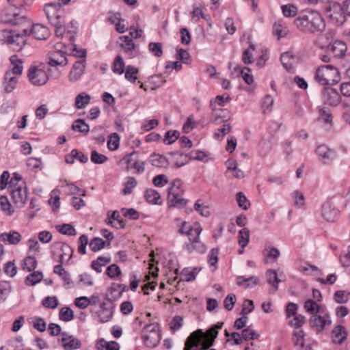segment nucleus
<instances>
[{"instance_id": "obj_1", "label": "nucleus", "mask_w": 350, "mask_h": 350, "mask_svg": "<svg viewBox=\"0 0 350 350\" xmlns=\"http://www.w3.org/2000/svg\"><path fill=\"white\" fill-rule=\"evenodd\" d=\"M293 23L299 31L306 34H318L325 29V23L321 14L314 10L301 12Z\"/></svg>"}, {"instance_id": "obj_2", "label": "nucleus", "mask_w": 350, "mask_h": 350, "mask_svg": "<svg viewBox=\"0 0 350 350\" xmlns=\"http://www.w3.org/2000/svg\"><path fill=\"white\" fill-rule=\"evenodd\" d=\"M21 29L17 32L14 30L3 29L0 31V41L9 44L14 50L20 51L26 43L25 37L28 35L29 29L26 26H31V22L25 17L19 18Z\"/></svg>"}, {"instance_id": "obj_3", "label": "nucleus", "mask_w": 350, "mask_h": 350, "mask_svg": "<svg viewBox=\"0 0 350 350\" xmlns=\"http://www.w3.org/2000/svg\"><path fill=\"white\" fill-rule=\"evenodd\" d=\"M340 79L338 70L332 65L321 66L317 69L315 79L323 85L337 83Z\"/></svg>"}, {"instance_id": "obj_4", "label": "nucleus", "mask_w": 350, "mask_h": 350, "mask_svg": "<svg viewBox=\"0 0 350 350\" xmlns=\"http://www.w3.org/2000/svg\"><path fill=\"white\" fill-rule=\"evenodd\" d=\"M184 190L182 187V182L179 179L174 180L170 183L168 189L167 203L170 207H183L187 201L183 198Z\"/></svg>"}, {"instance_id": "obj_5", "label": "nucleus", "mask_w": 350, "mask_h": 350, "mask_svg": "<svg viewBox=\"0 0 350 350\" xmlns=\"http://www.w3.org/2000/svg\"><path fill=\"white\" fill-rule=\"evenodd\" d=\"M54 48L55 50L49 53V64L51 66H66L68 64L66 55L68 54L67 46L62 42H57Z\"/></svg>"}, {"instance_id": "obj_6", "label": "nucleus", "mask_w": 350, "mask_h": 350, "mask_svg": "<svg viewBox=\"0 0 350 350\" xmlns=\"http://www.w3.org/2000/svg\"><path fill=\"white\" fill-rule=\"evenodd\" d=\"M325 13L326 17L334 25H342L346 21L344 9L338 3L334 2L330 3L325 8Z\"/></svg>"}, {"instance_id": "obj_7", "label": "nucleus", "mask_w": 350, "mask_h": 350, "mask_svg": "<svg viewBox=\"0 0 350 350\" xmlns=\"http://www.w3.org/2000/svg\"><path fill=\"white\" fill-rule=\"evenodd\" d=\"M142 338L147 347L150 348L156 347L161 340L159 325L156 323L146 325L142 331Z\"/></svg>"}, {"instance_id": "obj_8", "label": "nucleus", "mask_w": 350, "mask_h": 350, "mask_svg": "<svg viewBox=\"0 0 350 350\" xmlns=\"http://www.w3.org/2000/svg\"><path fill=\"white\" fill-rule=\"evenodd\" d=\"M28 77L30 82L34 85H43L49 80L47 67L44 64L31 66L28 71Z\"/></svg>"}, {"instance_id": "obj_9", "label": "nucleus", "mask_w": 350, "mask_h": 350, "mask_svg": "<svg viewBox=\"0 0 350 350\" xmlns=\"http://www.w3.org/2000/svg\"><path fill=\"white\" fill-rule=\"evenodd\" d=\"M44 12L46 17L52 25H57L59 23L64 22V12L59 3H51L46 4Z\"/></svg>"}, {"instance_id": "obj_10", "label": "nucleus", "mask_w": 350, "mask_h": 350, "mask_svg": "<svg viewBox=\"0 0 350 350\" xmlns=\"http://www.w3.org/2000/svg\"><path fill=\"white\" fill-rule=\"evenodd\" d=\"M310 327L317 333L322 332L326 327L332 324V319L329 314L324 310L319 314L311 316L309 319Z\"/></svg>"}, {"instance_id": "obj_11", "label": "nucleus", "mask_w": 350, "mask_h": 350, "mask_svg": "<svg viewBox=\"0 0 350 350\" xmlns=\"http://www.w3.org/2000/svg\"><path fill=\"white\" fill-rule=\"evenodd\" d=\"M10 192L15 206L18 208L23 207L27 199V189L25 183L17 187L12 188Z\"/></svg>"}, {"instance_id": "obj_12", "label": "nucleus", "mask_w": 350, "mask_h": 350, "mask_svg": "<svg viewBox=\"0 0 350 350\" xmlns=\"http://www.w3.org/2000/svg\"><path fill=\"white\" fill-rule=\"evenodd\" d=\"M203 335L204 332L201 329L192 332L185 341L184 350H200V346L204 349L202 340Z\"/></svg>"}, {"instance_id": "obj_13", "label": "nucleus", "mask_w": 350, "mask_h": 350, "mask_svg": "<svg viewBox=\"0 0 350 350\" xmlns=\"http://www.w3.org/2000/svg\"><path fill=\"white\" fill-rule=\"evenodd\" d=\"M327 53L332 54L333 58L341 59V64H342V59L347 55V45L346 44L340 40H335L329 43L326 46Z\"/></svg>"}, {"instance_id": "obj_14", "label": "nucleus", "mask_w": 350, "mask_h": 350, "mask_svg": "<svg viewBox=\"0 0 350 350\" xmlns=\"http://www.w3.org/2000/svg\"><path fill=\"white\" fill-rule=\"evenodd\" d=\"M315 152L319 160L324 165L331 163L337 158L336 152L334 150L329 148L325 145L318 146Z\"/></svg>"}, {"instance_id": "obj_15", "label": "nucleus", "mask_w": 350, "mask_h": 350, "mask_svg": "<svg viewBox=\"0 0 350 350\" xmlns=\"http://www.w3.org/2000/svg\"><path fill=\"white\" fill-rule=\"evenodd\" d=\"M64 347V350H73L81 348V342L72 335H69L66 332L61 334V338L58 340Z\"/></svg>"}, {"instance_id": "obj_16", "label": "nucleus", "mask_w": 350, "mask_h": 350, "mask_svg": "<svg viewBox=\"0 0 350 350\" xmlns=\"http://www.w3.org/2000/svg\"><path fill=\"white\" fill-rule=\"evenodd\" d=\"M339 212L331 201H326L322 205L321 215L329 222L334 221L338 217Z\"/></svg>"}, {"instance_id": "obj_17", "label": "nucleus", "mask_w": 350, "mask_h": 350, "mask_svg": "<svg viewBox=\"0 0 350 350\" xmlns=\"http://www.w3.org/2000/svg\"><path fill=\"white\" fill-rule=\"evenodd\" d=\"M267 282L272 286L270 290L271 293H273L278 288V284L280 282L284 280V275L282 271L278 273V271L269 269L266 272Z\"/></svg>"}, {"instance_id": "obj_18", "label": "nucleus", "mask_w": 350, "mask_h": 350, "mask_svg": "<svg viewBox=\"0 0 350 350\" xmlns=\"http://www.w3.org/2000/svg\"><path fill=\"white\" fill-rule=\"evenodd\" d=\"M85 68V60L81 59L75 62L69 75V81L72 83L77 81L83 75Z\"/></svg>"}, {"instance_id": "obj_19", "label": "nucleus", "mask_w": 350, "mask_h": 350, "mask_svg": "<svg viewBox=\"0 0 350 350\" xmlns=\"http://www.w3.org/2000/svg\"><path fill=\"white\" fill-rule=\"evenodd\" d=\"M26 27L29 29L28 35H33L38 40H45L49 35L48 28L40 24H31V26H26Z\"/></svg>"}, {"instance_id": "obj_20", "label": "nucleus", "mask_w": 350, "mask_h": 350, "mask_svg": "<svg viewBox=\"0 0 350 350\" xmlns=\"http://www.w3.org/2000/svg\"><path fill=\"white\" fill-rule=\"evenodd\" d=\"M222 326V324L221 325H215L211 328H210L206 334L204 333V335L202 336V339L204 340L202 341V345L204 346V349H208L210 347H211L215 341V339L217 338V336L218 334V329H221Z\"/></svg>"}, {"instance_id": "obj_21", "label": "nucleus", "mask_w": 350, "mask_h": 350, "mask_svg": "<svg viewBox=\"0 0 350 350\" xmlns=\"http://www.w3.org/2000/svg\"><path fill=\"white\" fill-rule=\"evenodd\" d=\"M322 96L323 101L327 105L336 106L340 103V95L338 92L333 88H325L323 92Z\"/></svg>"}, {"instance_id": "obj_22", "label": "nucleus", "mask_w": 350, "mask_h": 350, "mask_svg": "<svg viewBox=\"0 0 350 350\" xmlns=\"http://www.w3.org/2000/svg\"><path fill=\"white\" fill-rule=\"evenodd\" d=\"M185 249L189 254L196 252L200 254H204L206 251V246L202 243L200 237L191 242H187L184 245Z\"/></svg>"}, {"instance_id": "obj_23", "label": "nucleus", "mask_w": 350, "mask_h": 350, "mask_svg": "<svg viewBox=\"0 0 350 350\" xmlns=\"http://www.w3.org/2000/svg\"><path fill=\"white\" fill-rule=\"evenodd\" d=\"M113 316L112 308L107 307V304L103 302L100 305V309L96 312V318L100 323H106L109 321Z\"/></svg>"}, {"instance_id": "obj_24", "label": "nucleus", "mask_w": 350, "mask_h": 350, "mask_svg": "<svg viewBox=\"0 0 350 350\" xmlns=\"http://www.w3.org/2000/svg\"><path fill=\"white\" fill-rule=\"evenodd\" d=\"M332 335L333 342L341 345L347 339V332L344 326L338 325L333 329Z\"/></svg>"}, {"instance_id": "obj_25", "label": "nucleus", "mask_w": 350, "mask_h": 350, "mask_svg": "<svg viewBox=\"0 0 350 350\" xmlns=\"http://www.w3.org/2000/svg\"><path fill=\"white\" fill-rule=\"evenodd\" d=\"M120 40L122 42L120 44V47L122 49L124 52L128 55L129 57L134 56L135 44L132 39L129 36H122L120 37Z\"/></svg>"}, {"instance_id": "obj_26", "label": "nucleus", "mask_w": 350, "mask_h": 350, "mask_svg": "<svg viewBox=\"0 0 350 350\" xmlns=\"http://www.w3.org/2000/svg\"><path fill=\"white\" fill-rule=\"evenodd\" d=\"M304 308L306 312L310 314L311 316L319 314L323 310L319 302L312 299H308L304 302Z\"/></svg>"}, {"instance_id": "obj_27", "label": "nucleus", "mask_w": 350, "mask_h": 350, "mask_svg": "<svg viewBox=\"0 0 350 350\" xmlns=\"http://www.w3.org/2000/svg\"><path fill=\"white\" fill-rule=\"evenodd\" d=\"M148 161L152 165L157 167H167L169 165V161L167 159L159 154H152Z\"/></svg>"}, {"instance_id": "obj_28", "label": "nucleus", "mask_w": 350, "mask_h": 350, "mask_svg": "<svg viewBox=\"0 0 350 350\" xmlns=\"http://www.w3.org/2000/svg\"><path fill=\"white\" fill-rule=\"evenodd\" d=\"M273 33L278 38H284L288 33V26L282 20H278L275 22L273 26Z\"/></svg>"}, {"instance_id": "obj_29", "label": "nucleus", "mask_w": 350, "mask_h": 350, "mask_svg": "<svg viewBox=\"0 0 350 350\" xmlns=\"http://www.w3.org/2000/svg\"><path fill=\"white\" fill-rule=\"evenodd\" d=\"M111 260L110 256H98L96 260L92 261L91 267L97 273L102 272L103 267L106 266Z\"/></svg>"}, {"instance_id": "obj_30", "label": "nucleus", "mask_w": 350, "mask_h": 350, "mask_svg": "<svg viewBox=\"0 0 350 350\" xmlns=\"http://www.w3.org/2000/svg\"><path fill=\"white\" fill-rule=\"evenodd\" d=\"M17 83V78L12 76V72H6L4 77V90L6 93L12 92L16 88Z\"/></svg>"}, {"instance_id": "obj_31", "label": "nucleus", "mask_w": 350, "mask_h": 350, "mask_svg": "<svg viewBox=\"0 0 350 350\" xmlns=\"http://www.w3.org/2000/svg\"><path fill=\"white\" fill-rule=\"evenodd\" d=\"M201 268L194 267L191 269L187 267L183 269L180 273L181 280L186 282H191L196 279V275L200 272Z\"/></svg>"}, {"instance_id": "obj_32", "label": "nucleus", "mask_w": 350, "mask_h": 350, "mask_svg": "<svg viewBox=\"0 0 350 350\" xmlns=\"http://www.w3.org/2000/svg\"><path fill=\"white\" fill-rule=\"evenodd\" d=\"M170 154L173 157L174 165L176 168L183 166L191 160V157L186 154L179 152H174Z\"/></svg>"}, {"instance_id": "obj_33", "label": "nucleus", "mask_w": 350, "mask_h": 350, "mask_svg": "<svg viewBox=\"0 0 350 350\" xmlns=\"http://www.w3.org/2000/svg\"><path fill=\"white\" fill-rule=\"evenodd\" d=\"M91 96L85 93L82 92L79 94L75 101V106L78 109H84L90 102Z\"/></svg>"}, {"instance_id": "obj_34", "label": "nucleus", "mask_w": 350, "mask_h": 350, "mask_svg": "<svg viewBox=\"0 0 350 350\" xmlns=\"http://www.w3.org/2000/svg\"><path fill=\"white\" fill-rule=\"evenodd\" d=\"M144 198L146 201L149 203L154 204H161V202L159 201L161 199V196L159 193L152 189H148L146 190L144 193Z\"/></svg>"}, {"instance_id": "obj_35", "label": "nucleus", "mask_w": 350, "mask_h": 350, "mask_svg": "<svg viewBox=\"0 0 350 350\" xmlns=\"http://www.w3.org/2000/svg\"><path fill=\"white\" fill-rule=\"evenodd\" d=\"M0 237L3 241H7L10 244H17L21 239V234L16 231H10L9 233H2Z\"/></svg>"}, {"instance_id": "obj_36", "label": "nucleus", "mask_w": 350, "mask_h": 350, "mask_svg": "<svg viewBox=\"0 0 350 350\" xmlns=\"http://www.w3.org/2000/svg\"><path fill=\"white\" fill-rule=\"evenodd\" d=\"M10 61L12 64L13 65V68L12 70H7L6 72H12V76L20 75L23 72V66H22V61L20 60L17 56L12 55L10 57Z\"/></svg>"}, {"instance_id": "obj_37", "label": "nucleus", "mask_w": 350, "mask_h": 350, "mask_svg": "<svg viewBox=\"0 0 350 350\" xmlns=\"http://www.w3.org/2000/svg\"><path fill=\"white\" fill-rule=\"evenodd\" d=\"M124 66L122 57L120 55H118L116 57L112 64V71L116 74L122 75L125 72Z\"/></svg>"}, {"instance_id": "obj_38", "label": "nucleus", "mask_w": 350, "mask_h": 350, "mask_svg": "<svg viewBox=\"0 0 350 350\" xmlns=\"http://www.w3.org/2000/svg\"><path fill=\"white\" fill-rule=\"evenodd\" d=\"M239 245L245 248L250 241V230L247 228H243L239 230L238 234Z\"/></svg>"}, {"instance_id": "obj_39", "label": "nucleus", "mask_w": 350, "mask_h": 350, "mask_svg": "<svg viewBox=\"0 0 350 350\" xmlns=\"http://www.w3.org/2000/svg\"><path fill=\"white\" fill-rule=\"evenodd\" d=\"M280 60L282 66L287 70H291L293 67L294 56L291 53L286 52L281 55Z\"/></svg>"}, {"instance_id": "obj_40", "label": "nucleus", "mask_w": 350, "mask_h": 350, "mask_svg": "<svg viewBox=\"0 0 350 350\" xmlns=\"http://www.w3.org/2000/svg\"><path fill=\"white\" fill-rule=\"evenodd\" d=\"M106 245L107 241L99 237L92 239L89 243L90 250L94 252L103 249Z\"/></svg>"}, {"instance_id": "obj_41", "label": "nucleus", "mask_w": 350, "mask_h": 350, "mask_svg": "<svg viewBox=\"0 0 350 350\" xmlns=\"http://www.w3.org/2000/svg\"><path fill=\"white\" fill-rule=\"evenodd\" d=\"M202 231V228L199 223L196 222L193 224L191 231H189L187 234V237H188V242H191L199 238Z\"/></svg>"}, {"instance_id": "obj_42", "label": "nucleus", "mask_w": 350, "mask_h": 350, "mask_svg": "<svg viewBox=\"0 0 350 350\" xmlns=\"http://www.w3.org/2000/svg\"><path fill=\"white\" fill-rule=\"evenodd\" d=\"M124 72L126 79L131 83H134L137 79V75L139 72V70L133 66L129 65L126 67Z\"/></svg>"}, {"instance_id": "obj_43", "label": "nucleus", "mask_w": 350, "mask_h": 350, "mask_svg": "<svg viewBox=\"0 0 350 350\" xmlns=\"http://www.w3.org/2000/svg\"><path fill=\"white\" fill-rule=\"evenodd\" d=\"M255 51L254 44H250L242 54V61L245 64H250L254 61L253 53Z\"/></svg>"}, {"instance_id": "obj_44", "label": "nucleus", "mask_w": 350, "mask_h": 350, "mask_svg": "<svg viewBox=\"0 0 350 350\" xmlns=\"http://www.w3.org/2000/svg\"><path fill=\"white\" fill-rule=\"evenodd\" d=\"M42 277L43 275L41 271H34L26 277L25 282L27 285L33 286L40 282Z\"/></svg>"}, {"instance_id": "obj_45", "label": "nucleus", "mask_w": 350, "mask_h": 350, "mask_svg": "<svg viewBox=\"0 0 350 350\" xmlns=\"http://www.w3.org/2000/svg\"><path fill=\"white\" fill-rule=\"evenodd\" d=\"M56 229L60 233L66 235L75 236L77 234L76 230L71 224H69L57 225Z\"/></svg>"}, {"instance_id": "obj_46", "label": "nucleus", "mask_w": 350, "mask_h": 350, "mask_svg": "<svg viewBox=\"0 0 350 350\" xmlns=\"http://www.w3.org/2000/svg\"><path fill=\"white\" fill-rule=\"evenodd\" d=\"M59 317L63 321H70L74 319L73 311L69 307H63L59 311Z\"/></svg>"}, {"instance_id": "obj_47", "label": "nucleus", "mask_w": 350, "mask_h": 350, "mask_svg": "<svg viewBox=\"0 0 350 350\" xmlns=\"http://www.w3.org/2000/svg\"><path fill=\"white\" fill-rule=\"evenodd\" d=\"M65 191L69 194V195H81V196H85V191L83 189H81L77 186H76L74 184L72 183H66L65 185L62 186Z\"/></svg>"}, {"instance_id": "obj_48", "label": "nucleus", "mask_w": 350, "mask_h": 350, "mask_svg": "<svg viewBox=\"0 0 350 350\" xmlns=\"http://www.w3.org/2000/svg\"><path fill=\"white\" fill-rule=\"evenodd\" d=\"M194 209L204 217L210 215V211L202 200H198L194 204Z\"/></svg>"}, {"instance_id": "obj_49", "label": "nucleus", "mask_w": 350, "mask_h": 350, "mask_svg": "<svg viewBox=\"0 0 350 350\" xmlns=\"http://www.w3.org/2000/svg\"><path fill=\"white\" fill-rule=\"evenodd\" d=\"M281 9L285 17H294L298 12L297 8L292 4L282 5Z\"/></svg>"}, {"instance_id": "obj_50", "label": "nucleus", "mask_w": 350, "mask_h": 350, "mask_svg": "<svg viewBox=\"0 0 350 350\" xmlns=\"http://www.w3.org/2000/svg\"><path fill=\"white\" fill-rule=\"evenodd\" d=\"M120 137L118 133H111L107 142V147L110 150H116L120 145Z\"/></svg>"}, {"instance_id": "obj_51", "label": "nucleus", "mask_w": 350, "mask_h": 350, "mask_svg": "<svg viewBox=\"0 0 350 350\" xmlns=\"http://www.w3.org/2000/svg\"><path fill=\"white\" fill-rule=\"evenodd\" d=\"M139 154L136 151H133L132 152L125 155L122 161H124L126 164V170L129 171L131 169L133 163L135 160H137Z\"/></svg>"}, {"instance_id": "obj_52", "label": "nucleus", "mask_w": 350, "mask_h": 350, "mask_svg": "<svg viewBox=\"0 0 350 350\" xmlns=\"http://www.w3.org/2000/svg\"><path fill=\"white\" fill-rule=\"evenodd\" d=\"M37 261L34 257H26L23 263V269L28 272L34 270L36 268Z\"/></svg>"}, {"instance_id": "obj_53", "label": "nucleus", "mask_w": 350, "mask_h": 350, "mask_svg": "<svg viewBox=\"0 0 350 350\" xmlns=\"http://www.w3.org/2000/svg\"><path fill=\"white\" fill-rule=\"evenodd\" d=\"M0 206L1 210L5 212L8 215L13 214L14 209L6 196H2L0 197Z\"/></svg>"}, {"instance_id": "obj_54", "label": "nucleus", "mask_w": 350, "mask_h": 350, "mask_svg": "<svg viewBox=\"0 0 350 350\" xmlns=\"http://www.w3.org/2000/svg\"><path fill=\"white\" fill-rule=\"evenodd\" d=\"M249 282L247 284L246 287H253L255 285H256L258 282L257 278L254 276H252L250 278H245L243 276H239L237 278V284L239 286L244 285L245 283Z\"/></svg>"}, {"instance_id": "obj_55", "label": "nucleus", "mask_w": 350, "mask_h": 350, "mask_svg": "<svg viewBox=\"0 0 350 350\" xmlns=\"http://www.w3.org/2000/svg\"><path fill=\"white\" fill-rule=\"evenodd\" d=\"M73 130H77L81 133H87L89 131V125L82 119L75 120L72 126Z\"/></svg>"}, {"instance_id": "obj_56", "label": "nucleus", "mask_w": 350, "mask_h": 350, "mask_svg": "<svg viewBox=\"0 0 350 350\" xmlns=\"http://www.w3.org/2000/svg\"><path fill=\"white\" fill-rule=\"evenodd\" d=\"M11 284L5 281L0 282V299L5 301L11 292Z\"/></svg>"}, {"instance_id": "obj_57", "label": "nucleus", "mask_w": 350, "mask_h": 350, "mask_svg": "<svg viewBox=\"0 0 350 350\" xmlns=\"http://www.w3.org/2000/svg\"><path fill=\"white\" fill-rule=\"evenodd\" d=\"M149 51L156 57L163 55V44L161 42H150L148 44Z\"/></svg>"}, {"instance_id": "obj_58", "label": "nucleus", "mask_w": 350, "mask_h": 350, "mask_svg": "<svg viewBox=\"0 0 350 350\" xmlns=\"http://www.w3.org/2000/svg\"><path fill=\"white\" fill-rule=\"evenodd\" d=\"M137 185V181L134 177L129 176L124 184V188L122 190L124 195L131 194L133 188Z\"/></svg>"}, {"instance_id": "obj_59", "label": "nucleus", "mask_w": 350, "mask_h": 350, "mask_svg": "<svg viewBox=\"0 0 350 350\" xmlns=\"http://www.w3.org/2000/svg\"><path fill=\"white\" fill-rule=\"evenodd\" d=\"M179 137V132L176 130H170L165 133L164 142L172 144Z\"/></svg>"}, {"instance_id": "obj_60", "label": "nucleus", "mask_w": 350, "mask_h": 350, "mask_svg": "<svg viewBox=\"0 0 350 350\" xmlns=\"http://www.w3.org/2000/svg\"><path fill=\"white\" fill-rule=\"evenodd\" d=\"M99 345L100 346L98 347L99 350H103L104 348H105L106 350H119L120 349V346L118 342L115 341L107 342L103 339L100 340Z\"/></svg>"}, {"instance_id": "obj_61", "label": "nucleus", "mask_w": 350, "mask_h": 350, "mask_svg": "<svg viewBox=\"0 0 350 350\" xmlns=\"http://www.w3.org/2000/svg\"><path fill=\"white\" fill-rule=\"evenodd\" d=\"M237 201L239 207L244 210L248 209L250 206V201L242 192L237 193Z\"/></svg>"}, {"instance_id": "obj_62", "label": "nucleus", "mask_w": 350, "mask_h": 350, "mask_svg": "<svg viewBox=\"0 0 350 350\" xmlns=\"http://www.w3.org/2000/svg\"><path fill=\"white\" fill-rule=\"evenodd\" d=\"M106 274L110 278H114L121 275V269L116 264H112L107 268Z\"/></svg>"}, {"instance_id": "obj_63", "label": "nucleus", "mask_w": 350, "mask_h": 350, "mask_svg": "<svg viewBox=\"0 0 350 350\" xmlns=\"http://www.w3.org/2000/svg\"><path fill=\"white\" fill-rule=\"evenodd\" d=\"M241 336L245 340L256 339L259 336L258 334L250 327L241 332Z\"/></svg>"}, {"instance_id": "obj_64", "label": "nucleus", "mask_w": 350, "mask_h": 350, "mask_svg": "<svg viewBox=\"0 0 350 350\" xmlns=\"http://www.w3.org/2000/svg\"><path fill=\"white\" fill-rule=\"evenodd\" d=\"M33 327L39 332H44L46 327L45 321L40 317H33L32 319Z\"/></svg>"}]
</instances>
